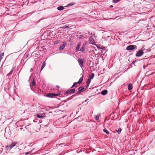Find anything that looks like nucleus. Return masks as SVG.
<instances>
[{
    "label": "nucleus",
    "mask_w": 155,
    "mask_h": 155,
    "mask_svg": "<svg viewBox=\"0 0 155 155\" xmlns=\"http://www.w3.org/2000/svg\"><path fill=\"white\" fill-rule=\"evenodd\" d=\"M87 45V41H84L83 43L81 48H80L81 46V43H78L76 46L75 51L78 52L79 51H80L82 53H84L85 52V47Z\"/></svg>",
    "instance_id": "1"
},
{
    "label": "nucleus",
    "mask_w": 155,
    "mask_h": 155,
    "mask_svg": "<svg viewBox=\"0 0 155 155\" xmlns=\"http://www.w3.org/2000/svg\"><path fill=\"white\" fill-rule=\"evenodd\" d=\"M17 144V142H13L9 146H6V148H7V150H10L11 149L14 147Z\"/></svg>",
    "instance_id": "2"
},
{
    "label": "nucleus",
    "mask_w": 155,
    "mask_h": 155,
    "mask_svg": "<svg viewBox=\"0 0 155 155\" xmlns=\"http://www.w3.org/2000/svg\"><path fill=\"white\" fill-rule=\"evenodd\" d=\"M143 53H144L142 50H140L137 52V53L136 54V55L137 57H139L143 55Z\"/></svg>",
    "instance_id": "3"
},
{
    "label": "nucleus",
    "mask_w": 155,
    "mask_h": 155,
    "mask_svg": "<svg viewBox=\"0 0 155 155\" xmlns=\"http://www.w3.org/2000/svg\"><path fill=\"white\" fill-rule=\"evenodd\" d=\"M79 64L80 65L81 67L82 68L84 66V62L83 61L81 58H79L78 60Z\"/></svg>",
    "instance_id": "4"
},
{
    "label": "nucleus",
    "mask_w": 155,
    "mask_h": 155,
    "mask_svg": "<svg viewBox=\"0 0 155 155\" xmlns=\"http://www.w3.org/2000/svg\"><path fill=\"white\" fill-rule=\"evenodd\" d=\"M135 47L137 48V46L136 45H130L127 46L126 48V50H133L134 48Z\"/></svg>",
    "instance_id": "5"
},
{
    "label": "nucleus",
    "mask_w": 155,
    "mask_h": 155,
    "mask_svg": "<svg viewBox=\"0 0 155 155\" xmlns=\"http://www.w3.org/2000/svg\"><path fill=\"white\" fill-rule=\"evenodd\" d=\"M65 45V43H63V45H61L59 48V50L61 51L63 50L64 48Z\"/></svg>",
    "instance_id": "6"
},
{
    "label": "nucleus",
    "mask_w": 155,
    "mask_h": 155,
    "mask_svg": "<svg viewBox=\"0 0 155 155\" xmlns=\"http://www.w3.org/2000/svg\"><path fill=\"white\" fill-rule=\"evenodd\" d=\"M101 116L100 114L97 115H95L94 116L95 119L97 120V122L99 121V118Z\"/></svg>",
    "instance_id": "7"
},
{
    "label": "nucleus",
    "mask_w": 155,
    "mask_h": 155,
    "mask_svg": "<svg viewBox=\"0 0 155 155\" xmlns=\"http://www.w3.org/2000/svg\"><path fill=\"white\" fill-rule=\"evenodd\" d=\"M75 90L74 89H71L69 90H68L66 92L68 94H72L75 92Z\"/></svg>",
    "instance_id": "8"
},
{
    "label": "nucleus",
    "mask_w": 155,
    "mask_h": 155,
    "mask_svg": "<svg viewBox=\"0 0 155 155\" xmlns=\"http://www.w3.org/2000/svg\"><path fill=\"white\" fill-rule=\"evenodd\" d=\"M84 88L83 87H80L78 88V92L77 93L78 94V93H80L82 92L83 91L84 89Z\"/></svg>",
    "instance_id": "9"
},
{
    "label": "nucleus",
    "mask_w": 155,
    "mask_h": 155,
    "mask_svg": "<svg viewBox=\"0 0 155 155\" xmlns=\"http://www.w3.org/2000/svg\"><path fill=\"white\" fill-rule=\"evenodd\" d=\"M107 90H104L101 92V94L103 95H104L107 94Z\"/></svg>",
    "instance_id": "10"
},
{
    "label": "nucleus",
    "mask_w": 155,
    "mask_h": 155,
    "mask_svg": "<svg viewBox=\"0 0 155 155\" xmlns=\"http://www.w3.org/2000/svg\"><path fill=\"white\" fill-rule=\"evenodd\" d=\"M89 41L93 44H95V42L94 40L92 38H89Z\"/></svg>",
    "instance_id": "11"
},
{
    "label": "nucleus",
    "mask_w": 155,
    "mask_h": 155,
    "mask_svg": "<svg viewBox=\"0 0 155 155\" xmlns=\"http://www.w3.org/2000/svg\"><path fill=\"white\" fill-rule=\"evenodd\" d=\"M64 9V7L63 6H60L57 8V9L58 10L61 11Z\"/></svg>",
    "instance_id": "12"
},
{
    "label": "nucleus",
    "mask_w": 155,
    "mask_h": 155,
    "mask_svg": "<svg viewBox=\"0 0 155 155\" xmlns=\"http://www.w3.org/2000/svg\"><path fill=\"white\" fill-rule=\"evenodd\" d=\"M83 77H82L80 78L79 81L77 82L78 83V84H80L83 81Z\"/></svg>",
    "instance_id": "13"
},
{
    "label": "nucleus",
    "mask_w": 155,
    "mask_h": 155,
    "mask_svg": "<svg viewBox=\"0 0 155 155\" xmlns=\"http://www.w3.org/2000/svg\"><path fill=\"white\" fill-rule=\"evenodd\" d=\"M56 95L55 94H54L52 93H49L48 94V97H53V96Z\"/></svg>",
    "instance_id": "14"
},
{
    "label": "nucleus",
    "mask_w": 155,
    "mask_h": 155,
    "mask_svg": "<svg viewBox=\"0 0 155 155\" xmlns=\"http://www.w3.org/2000/svg\"><path fill=\"white\" fill-rule=\"evenodd\" d=\"M132 86L131 84H129L128 85V89L129 90H131L132 89Z\"/></svg>",
    "instance_id": "15"
},
{
    "label": "nucleus",
    "mask_w": 155,
    "mask_h": 155,
    "mask_svg": "<svg viewBox=\"0 0 155 155\" xmlns=\"http://www.w3.org/2000/svg\"><path fill=\"white\" fill-rule=\"evenodd\" d=\"M75 4V3H70V4H68L67 5V6H66V7H68V6H72L74 5Z\"/></svg>",
    "instance_id": "16"
},
{
    "label": "nucleus",
    "mask_w": 155,
    "mask_h": 155,
    "mask_svg": "<svg viewBox=\"0 0 155 155\" xmlns=\"http://www.w3.org/2000/svg\"><path fill=\"white\" fill-rule=\"evenodd\" d=\"M45 66V63L44 62L43 63L42 65H41V71L43 69V68H44Z\"/></svg>",
    "instance_id": "17"
},
{
    "label": "nucleus",
    "mask_w": 155,
    "mask_h": 155,
    "mask_svg": "<svg viewBox=\"0 0 155 155\" xmlns=\"http://www.w3.org/2000/svg\"><path fill=\"white\" fill-rule=\"evenodd\" d=\"M91 81V80L90 78L88 79V80L87 81V86H88L89 84L90 83Z\"/></svg>",
    "instance_id": "18"
},
{
    "label": "nucleus",
    "mask_w": 155,
    "mask_h": 155,
    "mask_svg": "<svg viewBox=\"0 0 155 155\" xmlns=\"http://www.w3.org/2000/svg\"><path fill=\"white\" fill-rule=\"evenodd\" d=\"M77 84H78L77 82H75L74 83L72 86L71 87V88H73Z\"/></svg>",
    "instance_id": "19"
},
{
    "label": "nucleus",
    "mask_w": 155,
    "mask_h": 155,
    "mask_svg": "<svg viewBox=\"0 0 155 155\" xmlns=\"http://www.w3.org/2000/svg\"><path fill=\"white\" fill-rule=\"evenodd\" d=\"M121 130H122L120 128H119L118 129V130H116V131L118 132V133L119 134H120Z\"/></svg>",
    "instance_id": "20"
},
{
    "label": "nucleus",
    "mask_w": 155,
    "mask_h": 155,
    "mask_svg": "<svg viewBox=\"0 0 155 155\" xmlns=\"http://www.w3.org/2000/svg\"><path fill=\"white\" fill-rule=\"evenodd\" d=\"M104 131L107 134H109V132L108 130H107L106 129H103Z\"/></svg>",
    "instance_id": "21"
},
{
    "label": "nucleus",
    "mask_w": 155,
    "mask_h": 155,
    "mask_svg": "<svg viewBox=\"0 0 155 155\" xmlns=\"http://www.w3.org/2000/svg\"><path fill=\"white\" fill-rule=\"evenodd\" d=\"M94 77V73H92L90 76V79H93Z\"/></svg>",
    "instance_id": "22"
},
{
    "label": "nucleus",
    "mask_w": 155,
    "mask_h": 155,
    "mask_svg": "<svg viewBox=\"0 0 155 155\" xmlns=\"http://www.w3.org/2000/svg\"><path fill=\"white\" fill-rule=\"evenodd\" d=\"M37 117L38 118H42L44 117V116H42V115H37Z\"/></svg>",
    "instance_id": "23"
},
{
    "label": "nucleus",
    "mask_w": 155,
    "mask_h": 155,
    "mask_svg": "<svg viewBox=\"0 0 155 155\" xmlns=\"http://www.w3.org/2000/svg\"><path fill=\"white\" fill-rule=\"evenodd\" d=\"M119 0H113V2L114 3H116L119 2Z\"/></svg>",
    "instance_id": "24"
},
{
    "label": "nucleus",
    "mask_w": 155,
    "mask_h": 155,
    "mask_svg": "<svg viewBox=\"0 0 155 155\" xmlns=\"http://www.w3.org/2000/svg\"><path fill=\"white\" fill-rule=\"evenodd\" d=\"M13 72V70H12V71H10L9 73H8L7 75L8 76L12 74V72Z\"/></svg>",
    "instance_id": "25"
},
{
    "label": "nucleus",
    "mask_w": 155,
    "mask_h": 155,
    "mask_svg": "<svg viewBox=\"0 0 155 155\" xmlns=\"http://www.w3.org/2000/svg\"><path fill=\"white\" fill-rule=\"evenodd\" d=\"M59 42V41H56L55 42H54V44H58Z\"/></svg>",
    "instance_id": "26"
},
{
    "label": "nucleus",
    "mask_w": 155,
    "mask_h": 155,
    "mask_svg": "<svg viewBox=\"0 0 155 155\" xmlns=\"http://www.w3.org/2000/svg\"><path fill=\"white\" fill-rule=\"evenodd\" d=\"M31 152H30V151H29V152H26V153H25V154H26V155H27V154H29L30 153H31Z\"/></svg>",
    "instance_id": "27"
},
{
    "label": "nucleus",
    "mask_w": 155,
    "mask_h": 155,
    "mask_svg": "<svg viewBox=\"0 0 155 155\" xmlns=\"http://www.w3.org/2000/svg\"><path fill=\"white\" fill-rule=\"evenodd\" d=\"M33 71V68H31V69L30 71L31 72H32Z\"/></svg>",
    "instance_id": "28"
},
{
    "label": "nucleus",
    "mask_w": 155,
    "mask_h": 155,
    "mask_svg": "<svg viewBox=\"0 0 155 155\" xmlns=\"http://www.w3.org/2000/svg\"><path fill=\"white\" fill-rule=\"evenodd\" d=\"M32 84L33 85H35V82H34V81H33V82H32Z\"/></svg>",
    "instance_id": "29"
},
{
    "label": "nucleus",
    "mask_w": 155,
    "mask_h": 155,
    "mask_svg": "<svg viewBox=\"0 0 155 155\" xmlns=\"http://www.w3.org/2000/svg\"><path fill=\"white\" fill-rule=\"evenodd\" d=\"M110 8H112V7H113V6L112 5H111L110 6Z\"/></svg>",
    "instance_id": "30"
}]
</instances>
